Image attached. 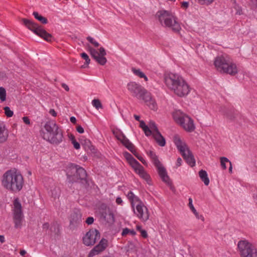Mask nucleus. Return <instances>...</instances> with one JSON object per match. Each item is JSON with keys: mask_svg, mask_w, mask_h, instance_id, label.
Returning a JSON list of instances; mask_svg holds the SVG:
<instances>
[{"mask_svg": "<svg viewBox=\"0 0 257 257\" xmlns=\"http://www.w3.org/2000/svg\"><path fill=\"white\" fill-rule=\"evenodd\" d=\"M23 121L27 124H30V120L27 116H24L23 117Z\"/></svg>", "mask_w": 257, "mask_h": 257, "instance_id": "obj_47", "label": "nucleus"}, {"mask_svg": "<svg viewBox=\"0 0 257 257\" xmlns=\"http://www.w3.org/2000/svg\"><path fill=\"white\" fill-rule=\"evenodd\" d=\"M189 7V3L187 2H183L181 3V7L184 9H187Z\"/></svg>", "mask_w": 257, "mask_h": 257, "instance_id": "obj_45", "label": "nucleus"}, {"mask_svg": "<svg viewBox=\"0 0 257 257\" xmlns=\"http://www.w3.org/2000/svg\"><path fill=\"white\" fill-rule=\"evenodd\" d=\"M4 110L5 111V113L7 117H11L13 115L14 112L12 110H11L9 106H5L4 108Z\"/></svg>", "mask_w": 257, "mask_h": 257, "instance_id": "obj_33", "label": "nucleus"}, {"mask_svg": "<svg viewBox=\"0 0 257 257\" xmlns=\"http://www.w3.org/2000/svg\"><path fill=\"white\" fill-rule=\"evenodd\" d=\"M214 64L216 69L220 72L234 75L238 72L236 64L226 54L216 57L214 59Z\"/></svg>", "mask_w": 257, "mask_h": 257, "instance_id": "obj_5", "label": "nucleus"}, {"mask_svg": "<svg viewBox=\"0 0 257 257\" xmlns=\"http://www.w3.org/2000/svg\"><path fill=\"white\" fill-rule=\"evenodd\" d=\"M23 21L25 26L35 34L43 38L47 41H51L52 36L48 33L41 26L29 20L23 19Z\"/></svg>", "mask_w": 257, "mask_h": 257, "instance_id": "obj_9", "label": "nucleus"}, {"mask_svg": "<svg viewBox=\"0 0 257 257\" xmlns=\"http://www.w3.org/2000/svg\"><path fill=\"white\" fill-rule=\"evenodd\" d=\"M49 113L53 116H56L57 113L54 109H51L49 110Z\"/></svg>", "mask_w": 257, "mask_h": 257, "instance_id": "obj_51", "label": "nucleus"}, {"mask_svg": "<svg viewBox=\"0 0 257 257\" xmlns=\"http://www.w3.org/2000/svg\"><path fill=\"white\" fill-rule=\"evenodd\" d=\"M170 1H171V2H174L176 0H169Z\"/></svg>", "mask_w": 257, "mask_h": 257, "instance_id": "obj_63", "label": "nucleus"}, {"mask_svg": "<svg viewBox=\"0 0 257 257\" xmlns=\"http://www.w3.org/2000/svg\"><path fill=\"white\" fill-rule=\"evenodd\" d=\"M103 257H113V256H111V255H108V256H103Z\"/></svg>", "mask_w": 257, "mask_h": 257, "instance_id": "obj_62", "label": "nucleus"}, {"mask_svg": "<svg viewBox=\"0 0 257 257\" xmlns=\"http://www.w3.org/2000/svg\"><path fill=\"white\" fill-rule=\"evenodd\" d=\"M135 215L142 221H147L150 216L147 207L142 202L132 208Z\"/></svg>", "mask_w": 257, "mask_h": 257, "instance_id": "obj_13", "label": "nucleus"}, {"mask_svg": "<svg viewBox=\"0 0 257 257\" xmlns=\"http://www.w3.org/2000/svg\"><path fill=\"white\" fill-rule=\"evenodd\" d=\"M123 155L129 164L133 168L136 167V166L140 163L132 156L131 154L128 152H124Z\"/></svg>", "mask_w": 257, "mask_h": 257, "instance_id": "obj_25", "label": "nucleus"}, {"mask_svg": "<svg viewBox=\"0 0 257 257\" xmlns=\"http://www.w3.org/2000/svg\"><path fill=\"white\" fill-rule=\"evenodd\" d=\"M20 253L21 255L23 256L26 253V251L25 250H21Z\"/></svg>", "mask_w": 257, "mask_h": 257, "instance_id": "obj_58", "label": "nucleus"}, {"mask_svg": "<svg viewBox=\"0 0 257 257\" xmlns=\"http://www.w3.org/2000/svg\"><path fill=\"white\" fill-rule=\"evenodd\" d=\"M133 169L136 173L149 183L150 176L145 172L143 167L140 164Z\"/></svg>", "mask_w": 257, "mask_h": 257, "instance_id": "obj_19", "label": "nucleus"}, {"mask_svg": "<svg viewBox=\"0 0 257 257\" xmlns=\"http://www.w3.org/2000/svg\"><path fill=\"white\" fill-rule=\"evenodd\" d=\"M194 214L195 215V217L198 219H201L202 221H204V217L202 215H199V213L197 212V211H196L195 212H193Z\"/></svg>", "mask_w": 257, "mask_h": 257, "instance_id": "obj_43", "label": "nucleus"}, {"mask_svg": "<svg viewBox=\"0 0 257 257\" xmlns=\"http://www.w3.org/2000/svg\"><path fill=\"white\" fill-rule=\"evenodd\" d=\"M88 50L91 56L98 63L104 65L106 63L107 60L105 57L106 53L104 48L100 47L99 52H98L96 50L89 46H88Z\"/></svg>", "mask_w": 257, "mask_h": 257, "instance_id": "obj_12", "label": "nucleus"}, {"mask_svg": "<svg viewBox=\"0 0 257 257\" xmlns=\"http://www.w3.org/2000/svg\"><path fill=\"white\" fill-rule=\"evenodd\" d=\"M127 88L133 96L144 100L150 109L154 110L157 109V103L151 94L141 85L131 82L127 84Z\"/></svg>", "mask_w": 257, "mask_h": 257, "instance_id": "obj_3", "label": "nucleus"}, {"mask_svg": "<svg viewBox=\"0 0 257 257\" xmlns=\"http://www.w3.org/2000/svg\"><path fill=\"white\" fill-rule=\"evenodd\" d=\"M199 176L204 184L208 186L209 184V179L208 177V174L205 170H201L199 172Z\"/></svg>", "mask_w": 257, "mask_h": 257, "instance_id": "obj_27", "label": "nucleus"}, {"mask_svg": "<svg viewBox=\"0 0 257 257\" xmlns=\"http://www.w3.org/2000/svg\"><path fill=\"white\" fill-rule=\"evenodd\" d=\"M181 155L188 165H189L191 167H193L195 166V159L189 150H188V153H187L186 152Z\"/></svg>", "mask_w": 257, "mask_h": 257, "instance_id": "obj_23", "label": "nucleus"}, {"mask_svg": "<svg viewBox=\"0 0 257 257\" xmlns=\"http://www.w3.org/2000/svg\"><path fill=\"white\" fill-rule=\"evenodd\" d=\"M33 15L36 19L40 21L42 24H46L48 23L47 19L39 15L38 12H34Z\"/></svg>", "mask_w": 257, "mask_h": 257, "instance_id": "obj_29", "label": "nucleus"}, {"mask_svg": "<svg viewBox=\"0 0 257 257\" xmlns=\"http://www.w3.org/2000/svg\"><path fill=\"white\" fill-rule=\"evenodd\" d=\"M115 202L118 205H122L123 204V201L122 199L119 197H117L116 198Z\"/></svg>", "mask_w": 257, "mask_h": 257, "instance_id": "obj_46", "label": "nucleus"}, {"mask_svg": "<svg viewBox=\"0 0 257 257\" xmlns=\"http://www.w3.org/2000/svg\"><path fill=\"white\" fill-rule=\"evenodd\" d=\"M51 195L54 197L58 196L60 194L59 188L56 187H54L53 189L51 190Z\"/></svg>", "mask_w": 257, "mask_h": 257, "instance_id": "obj_36", "label": "nucleus"}, {"mask_svg": "<svg viewBox=\"0 0 257 257\" xmlns=\"http://www.w3.org/2000/svg\"><path fill=\"white\" fill-rule=\"evenodd\" d=\"M252 197L253 201L254 203L257 208V191L252 193Z\"/></svg>", "mask_w": 257, "mask_h": 257, "instance_id": "obj_41", "label": "nucleus"}, {"mask_svg": "<svg viewBox=\"0 0 257 257\" xmlns=\"http://www.w3.org/2000/svg\"><path fill=\"white\" fill-rule=\"evenodd\" d=\"M173 142L181 154L186 152V151L187 153H188L189 149L187 146L179 135H175L173 137Z\"/></svg>", "mask_w": 257, "mask_h": 257, "instance_id": "obj_18", "label": "nucleus"}, {"mask_svg": "<svg viewBox=\"0 0 257 257\" xmlns=\"http://www.w3.org/2000/svg\"><path fill=\"white\" fill-rule=\"evenodd\" d=\"M152 135L160 146L164 147L165 146L166 140L159 131L154 133Z\"/></svg>", "mask_w": 257, "mask_h": 257, "instance_id": "obj_24", "label": "nucleus"}, {"mask_svg": "<svg viewBox=\"0 0 257 257\" xmlns=\"http://www.w3.org/2000/svg\"><path fill=\"white\" fill-rule=\"evenodd\" d=\"M108 245V240L105 238H102L99 243L96 245L88 254V257H93L103 251Z\"/></svg>", "mask_w": 257, "mask_h": 257, "instance_id": "obj_16", "label": "nucleus"}, {"mask_svg": "<svg viewBox=\"0 0 257 257\" xmlns=\"http://www.w3.org/2000/svg\"><path fill=\"white\" fill-rule=\"evenodd\" d=\"M69 138L70 140L71 141V143L72 142V141H73V140H76L75 139V137H74V136H73V135H70V136H69Z\"/></svg>", "mask_w": 257, "mask_h": 257, "instance_id": "obj_57", "label": "nucleus"}, {"mask_svg": "<svg viewBox=\"0 0 257 257\" xmlns=\"http://www.w3.org/2000/svg\"><path fill=\"white\" fill-rule=\"evenodd\" d=\"M81 221V213L79 210H75L71 214L70 217V224L75 225V224L79 223Z\"/></svg>", "mask_w": 257, "mask_h": 257, "instance_id": "obj_20", "label": "nucleus"}, {"mask_svg": "<svg viewBox=\"0 0 257 257\" xmlns=\"http://www.w3.org/2000/svg\"><path fill=\"white\" fill-rule=\"evenodd\" d=\"M77 131L80 133V134H82L84 133V129L83 128L80 126V125H78L77 126Z\"/></svg>", "mask_w": 257, "mask_h": 257, "instance_id": "obj_49", "label": "nucleus"}, {"mask_svg": "<svg viewBox=\"0 0 257 257\" xmlns=\"http://www.w3.org/2000/svg\"><path fill=\"white\" fill-rule=\"evenodd\" d=\"M148 155L151 158L153 164L157 168L159 175L162 180L166 184H169L170 178L167 175L166 170L158 160V157L156 156V154L154 152L150 151L148 153Z\"/></svg>", "mask_w": 257, "mask_h": 257, "instance_id": "obj_10", "label": "nucleus"}, {"mask_svg": "<svg viewBox=\"0 0 257 257\" xmlns=\"http://www.w3.org/2000/svg\"><path fill=\"white\" fill-rule=\"evenodd\" d=\"M100 233L96 229H90L83 237V242L86 246L93 245L100 238Z\"/></svg>", "mask_w": 257, "mask_h": 257, "instance_id": "obj_14", "label": "nucleus"}, {"mask_svg": "<svg viewBox=\"0 0 257 257\" xmlns=\"http://www.w3.org/2000/svg\"><path fill=\"white\" fill-rule=\"evenodd\" d=\"M81 57L85 60V64L87 66L90 62V60L88 55L85 53H82L81 54Z\"/></svg>", "mask_w": 257, "mask_h": 257, "instance_id": "obj_38", "label": "nucleus"}, {"mask_svg": "<svg viewBox=\"0 0 257 257\" xmlns=\"http://www.w3.org/2000/svg\"><path fill=\"white\" fill-rule=\"evenodd\" d=\"M70 119L71 122L72 123H75L76 121V119L74 116L71 117Z\"/></svg>", "mask_w": 257, "mask_h": 257, "instance_id": "obj_55", "label": "nucleus"}, {"mask_svg": "<svg viewBox=\"0 0 257 257\" xmlns=\"http://www.w3.org/2000/svg\"><path fill=\"white\" fill-rule=\"evenodd\" d=\"M220 160L221 166L223 170H226V163H229V162H230V161L228 160V159H227V158L224 157H221L220 158Z\"/></svg>", "mask_w": 257, "mask_h": 257, "instance_id": "obj_32", "label": "nucleus"}, {"mask_svg": "<svg viewBox=\"0 0 257 257\" xmlns=\"http://www.w3.org/2000/svg\"><path fill=\"white\" fill-rule=\"evenodd\" d=\"M0 242L2 243L5 242V238L4 235H0Z\"/></svg>", "mask_w": 257, "mask_h": 257, "instance_id": "obj_53", "label": "nucleus"}, {"mask_svg": "<svg viewBox=\"0 0 257 257\" xmlns=\"http://www.w3.org/2000/svg\"><path fill=\"white\" fill-rule=\"evenodd\" d=\"M189 207L191 210L193 212H195L196 210L194 208L193 205V200L191 198H189Z\"/></svg>", "mask_w": 257, "mask_h": 257, "instance_id": "obj_40", "label": "nucleus"}, {"mask_svg": "<svg viewBox=\"0 0 257 257\" xmlns=\"http://www.w3.org/2000/svg\"><path fill=\"white\" fill-rule=\"evenodd\" d=\"M1 182L4 189L13 193H17L22 189L24 181L19 172L16 170H9L3 174Z\"/></svg>", "mask_w": 257, "mask_h": 257, "instance_id": "obj_2", "label": "nucleus"}, {"mask_svg": "<svg viewBox=\"0 0 257 257\" xmlns=\"http://www.w3.org/2000/svg\"><path fill=\"white\" fill-rule=\"evenodd\" d=\"M134 117L135 118V119L138 120V121H140V116L139 115H134Z\"/></svg>", "mask_w": 257, "mask_h": 257, "instance_id": "obj_59", "label": "nucleus"}, {"mask_svg": "<svg viewBox=\"0 0 257 257\" xmlns=\"http://www.w3.org/2000/svg\"><path fill=\"white\" fill-rule=\"evenodd\" d=\"M252 3L257 7V0H250Z\"/></svg>", "mask_w": 257, "mask_h": 257, "instance_id": "obj_60", "label": "nucleus"}, {"mask_svg": "<svg viewBox=\"0 0 257 257\" xmlns=\"http://www.w3.org/2000/svg\"><path fill=\"white\" fill-rule=\"evenodd\" d=\"M87 40L92 45L95 47H98L99 46V44L97 42L94 38L88 36L87 37Z\"/></svg>", "mask_w": 257, "mask_h": 257, "instance_id": "obj_35", "label": "nucleus"}, {"mask_svg": "<svg viewBox=\"0 0 257 257\" xmlns=\"http://www.w3.org/2000/svg\"><path fill=\"white\" fill-rule=\"evenodd\" d=\"M62 87L67 91H68L69 90V88L68 86L67 85H66V84L63 83V84H62Z\"/></svg>", "mask_w": 257, "mask_h": 257, "instance_id": "obj_52", "label": "nucleus"}, {"mask_svg": "<svg viewBox=\"0 0 257 257\" xmlns=\"http://www.w3.org/2000/svg\"><path fill=\"white\" fill-rule=\"evenodd\" d=\"M72 144L73 145L74 148L78 150L80 148V145L78 142H77L76 140H73Z\"/></svg>", "mask_w": 257, "mask_h": 257, "instance_id": "obj_42", "label": "nucleus"}, {"mask_svg": "<svg viewBox=\"0 0 257 257\" xmlns=\"http://www.w3.org/2000/svg\"><path fill=\"white\" fill-rule=\"evenodd\" d=\"M46 132L43 138L51 144H59L63 141V136L62 130L54 121H48L44 125Z\"/></svg>", "mask_w": 257, "mask_h": 257, "instance_id": "obj_4", "label": "nucleus"}, {"mask_svg": "<svg viewBox=\"0 0 257 257\" xmlns=\"http://www.w3.org/2000/svg\"><path fill=\"white\" fill-rule=\"evenodd\" d=\"M127 197L131 202L132 208L142 203V201L138 196L135 195L132 191H130L127 195Z\"/></svg>", "mask_w": 257, "mask_h": 257, "instance_id": "obj_22", "label": "nucleus"}, {"mask_svg": "<svg viewBox=\"0 0 257 257\" xmlns=\"http://www.w3.org/2000/svg\"><path fill=\"white\" fill-rule=\"evenodd\" d=\"M14 219L15 227L17 228H20L22 225V221L23 215L22 211L21 204L18 198L15 199L14 202Z\"/></svg>", "mask_w": 257, "mask_h": 257, "instance_id": "obj_11", "label": "nucleus"}, {"mask_svg": "<svg viewBox=\"0 0 257 257\" xmlns=\"http://www.w3.org/2000/svg\"><path fill=\"white\" fill-rule=\"evenodd\" d=\"M175 121L187 132H192L195 130L193 120L180 110H175L173 112Z\"/></svg>", "mask_w": 257, "mask_h": 257, "instance_id": "obj_7", "label": "nucleus"}, {"mask_svg": "<svg viewBox=\"0 0 257 257\" xmlns=\"http://www.w3.org/2000/svg\"><path fill=\"white\" fill-rule=\"evenodd\" d=\"M156 17L163 26L170 28L175 32H179L181 29L177 18L171 11L160 10L157 12Z\"/></svg>", "mask_w": 257, "mask_h": 257, "instance_id": "obj_6", "label": "nucleus"}, {"mask_svg": "<svg viewBox=\"0 0 257 257\" xmlns=\"http://www.w3.org/2000/svg\"><path fill=\"white\" fill-rule=\"evenodd\" d=\"M76 171L78 177L80 179H84L86 176V173L85 170L82 167H78V166H75L73 168Z\"/></svg>", "mask_w": 257, "mask_h": 257, "instance_id": "obj_26", "label": "nucleus"}, {"mask_svg": "<svg viewBox=\"0 0 257 257\" xmlns=\"http://www.w3.org/2000/svg\"><path fill=\"white\" fill-rule=\"evenodd\" d=\"M140 126L143 129L147 136H151L154 133L158 132V129L154 121H150L149 125H147L143 120H141Z\"/></svg>", "mask_w": 257, "mask_h": 257, "instance_id": "obj_17", "label": "nucleus"}, {"mask_svg": "<svg viewBox=\"0 0 257 257\" xmlns=\"http://www.w3.org/2000/svg\"><path fill=\"white\" fill-rule=\"evenodd\" d=\"M112 133L118 140L120 141L128 150L133 152V145L120 130L117 129L113 130Z\"/></svg>", "mask_w": 257, "mask_h": 257, "instance_id": "obj_15", "label": "nucleus"}, {"mask_svg": "<svg viewBox=\"0 0 257 257\" xmlns=\"http://www.w3.org/2000/svg\"><path fill=\"white\" fill-rule=\"evenodd\" d=\"M131 234L132 236H134L136 235V233L135 231L133 229H130L127 228H125L123 229L122 231L121 232L122 236H125L127 234Z\"/></svg>", "mask_w": 257, "mask_h": 257, "instance_id": "obj_30", "label": "nucleus"}, {"mask_svg": "<svg viewBox=\"0 0 257 257\" xmlns=\"http://www.w3.org/2000/svg\"><path fill=\"white\" fill-rule=\"evenodd\" d=\"M140 232H141V235L144 238H147L148 237V233L145 230H141Z\"/></svg>", "mask_w": 257, "mask_h": 257, "instance_id": "obj_48", "label": "nucleus"}, {"mask_svg": "<svg viewBox=\"0 0 257 257\" xmlns=\"http://www.w3.org/2000/svg\"><path fill=\"white\" fill-rule=\"evenodd\" d=\"M6 90L3 87H0V100L4 102L6 100Z\"/></svg>", "mask_w": 257, "mask_h": 257, "instance_id": "obj_31", "label": "nucleus"}, {"mask_svg": "<svg viewBox=\"0 0 257 257\" xmlns=\"http://www.w3.org/2000/svg\"><path fill=\"white\" fill-rule=\"evenodd\" d=\"M237 248L241 257H257L256 249L246 239L238 242Z\"/></svg>", "mask_w": 257, "mask_h": 257, "instance_id": "obj_8", "label": "nucleus"}, {"mask_svg": "<svg viewBox=\"0 0 257 257\" xmlns=\"http://www.w3.org/2000/svg\"><path fill=\"white\" fill-rule=\"evenodd\" d=\"M132 71L134 73V74H135L136 76L140 78H144L146 81H147L148 80V77L146 76L145 73H144L140 69L132 68Z\"/></svg>", "mask_w": 257, "mask_h": 257, "instance_id": "obj_28", "label": "nucleus"}, {"mask_svg": "<svg viewBox=\"0 0 257 257\" xmlns=\"http://www.w3.org/2000/svg\"><path fill=\"white\" fill-rule=\"evenodd\" d=\"M182 162V161L181 158H178L177 160V162L176 164V167H178L180 166L181 165Z\"/></svg>", "mask_w": 257, "mask_h": 257, "instance_id": "obj_50", "label": "nucleus"}, {"mask_svg": "<svg viewBox=\"0 0 257 257\" xmlns=\"http://www.w3.org/2000/svg\"><path fill=\"white\" fill-rule=\"evenodd\" d=\"M49 227V224L48 223H45L43 225V228L44 229H48Z\"/></svg>", "mask_w": 257, "mask_h": 257, "instance_id": "obj_56", "label": "nucleus"}, {"mask_svg": "<svg viewBox=\"0 0 257 257\" xmlns=\"http://www.w3.org/2000/svg\"><path fill=\"white\" fill-rule=\"evenodd\" d=\"M198 3L201 5H209L211 4L215 0H196Z\"/></svg>", "mask_w": 257, "mask_h": 257, "instance_id": "obj_39", "label": "nucleus"}, {"mask_svg": "<svg viewBox=\"0 0 257 257\" xmlns=\"http://www.w3.org/2000/svg\"><path fill=\"white\" fill-rule=\"evenodd\" d=\"M134 155L135 156L143 163L144 164V165H147V162L146 161H145V160L144 159V158L141 156H139L136 153V151L135 150H134V146H133V152H132Z\"/></svg>", "mask_w": 257, "mask_h": 257, "instance_id": "obj_37", "label": "nucleus"}, {"mask_svg": "<svg viewBox=\"0 0 257 257\" xmlns=\"http://www.w3.org/2000/svg\"><path fill=\"white\" fill-rule=\"evenodd\" d=\"M229 172L230 173H232V165L231 162H229Z\"/></svg>", "mask_w": 257, "mask_h": 257, "instance_id": "obj_54", "label": "nucleus"}, {"mask_svg": "<svg viewBox=\"0 0 257 257\" xmlns=\"http://www.w3.org/2000/svg\"><path fill=\"white\" fill-rule=\"evenodd\" d=\"M9 133L6 125L0 122V143L6 142L8 138Z\"/></svg>", "mask_w": 257, "mask_h": 257, "instance_id": "obj_21", "label": "nucleus"}, {"mask_svg": "<svg viewBox=\"0 0 257 257\" xmlns=\"http://www.w3.org/2000/svg\"><path fill=\"white\" fill-rule=\"evenodd\" d=\"M164 82L167 87L180 97L187 96L191 90L186 80L178 74L166 73L164 75Z\"/></svg>", "mask_w": 257, "mask_h": 257, "instance_id": "obj_1", "label": "nucleus"}, {"mask_svg": "<svg viewBox=\"0 0 257 257\" xmlns=\"http://www.w3.org/2000/svg\"><path fill=\"white\" fill-rule=\"evenodd\" d=\"M137 229L138 230H139L140 231H141V230H142V227L141 226H140V225H137Z\"/></svg>", "mask_w": 257, "mask_h": 257, "instance_id": "obj_61", "label": "nucleus"}, {"mask_svg": "<svg viewBox=\"0 0 257 257\" xmlns=\"http://www.w3.org/2000/svg\"><path fill=\"white\" fill-rule=\"evenodd\" d=\"M86 223L88 224V225H90L91 224H92L94 222V218L93 217H88L86 221H85Z\"/></svg>", "mask_w": 257, "mask_h": 257, "instance_id": "obj_44", "label": "nucleus"}, {"mask_svg": "<svg viewBox=\"0 0 257 257\" xmlns=\"http://www.w3.org/2000/svg\"><path fill=\"white\" fill-rule=\"evenodd\" d=\"M92 104L97 109L101 108L102 107L100 101L98 99H93L92 101Z\"/></svg>", "mask_w": 257, "mask_h": 257, "instance_id": "obj_34", "label": "nucleus"}]
</instances>
